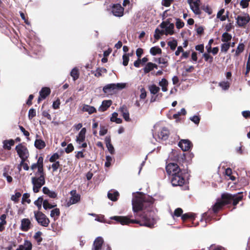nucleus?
<instances>
[{"mask_svg":"<svg viewBox=\"0 0 250 250\" xmlns=\"http://www.w3.org/2000/svg\"><path fill=\"white\" fill-rule=\"evenodd\" d=\"M132 208L134 212L143 210L140 214L141 220H131L125 216H115L111 217L122 225H128L130 223L139 224L140 226L152 228L156 222L155 217V211L152 208V202H146L144 196L138 194L134 197L132 200Z\"/></svg>","mask_w":250,"mask_h":250,"instance_id":"f257e3e1","label":"nucleus"},{"mask_svg":"<svg viewBox=\"0 0 250 250\" xmlns=\"http://www.w3.org/2000/svg\"><path fill=\"white\" fill-rule=\"evenodd\" d=\"M243 196L241 193L237 194H231L229 193H223L222 195L221 198L217 200L216 203L213 207V211L214 212H217L224 205L229 203L231 201H233V205L236 206L240 201L242 199Z\"/></svg>","mask_w":250,"mask_h":250,"instance_id":"f03ea898","label":"nucleus"},{"mask_svg":"<svg viewBox=\"0 0 250 250\" xmlns=\"http://www.w3.org/2000/svg\"><path fill=\"white\" fill-rule=\"evenodd\" d=\"M31 182L33 186V190L35 193H38L42 187L45 184V174L44 172L35 173V176L31 178Z\"/></svg>","mask_w":250,"mask_h":250,"instance_id":"7ed1b4c3","label":"nucleus"},{"mask_svg":"<svg viewBox=\"0 0 250 250\" xmlns=\"http://www.w3.org/2000/svg\"><path fill=\"white\" fill-rule=\"evenodd\" d=\"M154 129L155 131L153 133V137L157 140H166L169 136V131L165 127H160L159 124H156L154 126Z\"/></svg>","mask_w":250,"mask_h":250,"instance_id":"20e7f679","label":"nucleus"},{"mask_svg":"<svg viewBox=\"0 0 250 250\" xmlns=\"http://www.w3.org/2000/svg\"><path fill=\"white\" fill-rule=\"evenodd\" d=\"M125 87V83H110L105 85L103 90L105 93H112L117 90H122Z\"/></svg>","mask_w":250,"mask_h":250,"instance_id":"39448f33","label":"nucleus"},{"mask_svg":"<svg viewBox=\"0 0 250 250\" xmlns=\"http://www.w3.org/2000/svg\"><path fill=\"white\" fill-rule=\"evenodd\" d=\"M35 218L39 224L43 227H47L50 223L49 219L42 212L39 211H34Z\"/></svg>","mask_w":250,"mask_h":250,"instance_id":"423d86ee","label":"nucleus"},{"mask_svg":"<svg viewBox=\"0 0 250 250\" xmlns=\"http://www.w3.org/2000/svg\"><path fill=\"white\" fill-rule=\"evenodd\" d=\"M86 129L85 127L83 128L76 137V142L78 145V147L85 148L87 147V144L85 142V134Z\"/></svg>","mask_w":250,"mask_h":250,"instance_id":"0eeeda50","label":"nucleus"},{"mask_svg":"<svg viewBox=\"0 0 250 250\" xmlns=\"http://www.w3.org/2000/svg\"><path fill=\"white\" fill-rule=\"evenodd\" d=\"M166 171L169 178L175 175H178L179 173L183 171L179 167L178 165L175 163H169L166 167Z\"/></svg>","mask_w":250,"mask_h":250,"instance_id":"6e6552de","label":"nucleus"},{"mask_svg":"<svg viewBox=\"0 0 250 250\" xmlns=\"http://www.w3.org/2000/svg\"><path fill=\"white\" fill-rule=\"evenodd\" d=\"M171 183L173 186H182L185 183V179L183 171L170 178Z\"/></svg>","mask_w":250,"mask_h":250,"instance_id":"1a4fd4ad","label":"nucleus"},{"mask_svg":"<svg viewBox=\"0 0 250 250\" xmlns=\"http://www.w3.org/2000/svg\"><path fill=\"white\" fill-rule=\"evenodd\" d=\"M159 26L161 28L165 29L164 34L166 35L173 34L174 27L173 23H170L169 21H163Z\"/></svg>","mask_w":250,"mask_h":250,"instance_id":"9d476101","label":"nucleus"},{"mask_svg":"<svg viewBox=\"0 0 250 250\" xmlns=\"http://www.w3.org/2000/svg\"><path fill=\"white\" fill-rule=\"evenodd\" d=\"M188 2L190 5V9L195 14L198 15L201 14V11L200 9V0H188Z\"/></svg>","mask_w":250,"mask_h":250,"instance_id":"9b49d317","label":"nucleus"},{"mask_svg":"<svg viewBox=\"0 0 250 250\" xmlns=\"http://www.w3.org/2000/svg\"><path fill=\"white\" fill-rule=\"evenodd\" d=\"M18 154L21 159H27L29 156V153L27 148L22 145L19 144L15 148Z\"/></svg>","mask_w":250,"mask_h":250,"instance_id":"f8f14e48","label":"nucleus"},{"mask_svg":"<svg viewBox=\"0 0 250 250\" xmlns=\"http://www.w3.org/2000/svg\"><path fill=\"white\" fill-rule=\"evenodd\" d=\"M124 8L120 4H114L112 8V12L116 17H121L124 15Z\"/></svg>","mask_w":250,"mask_h":250,"instance_id":"ddd939ff","label":"nucleus"},{"mask_svg":"<svg viewBox=\"0 0 250 250\" xmlns=\"http://www.w3.org/2000/svg\"><path fill=\"white\" fill-rule=\"evenodd\" d=\"M43 159L42 157H40L36 163H34L31 167V169L34 170L38 168V171L35 173H39L43 172Z\"/></svg>","mask_w":250,"mask_h":250,"instance_id":"4468645a","label":"nucleus"},{"mask_svg":"<svg viewBox=\"0 0 250 250\" xmlns=\"http://www.w3.org/2000/svg\"><path fill=\"white\" fill-rule=\"evenodd\" d=\"M237 23L239 26L242 27L246 25L250 20L249 15H245L244 16H238L236 18Z\"/></svg>","mask_w":250,"mask_h":250,"instance_id":"2eb2a0df","label":"nucleus"},{"mask_svg":"<svg viewBox=\"0 0 250 250\" xmlns=\"http://www.w3.org/2000/svg\"><path fill=\"white\" fill-rule=\"evenodd\" d=\"M178 146L184 151H188L191 147V143L188 140H181L178 143Z\"/></svg>","mask_w":250,"mask_h":250,"instance_id":"dca6fc26","label":"nucleus"},{"mask_svg":"<svg viewBox=\"0 0 250 250\" xmlns=\"http://www.w3.org/2000/svg\"><path fill=\"white\" fill-rule=\"evenodd\" d=\"M104 239L102 237H98L94 241L92 250H102Z\"/></svg>","mask_w":250,"mask_h":250,"instance_id":"f3484780","label":"nucleus"},{"mask_svg":"<svg viewBox=\"0 0 250 250\" xmlns=\"http://www.w3.org/2000/svg\"><path fill=\"white\" fill-rule=\"evenodd\" d=\"M31 223L29 219L24 218L21 221V229L24 231H28L31 228Z\"/></svg>","mask_w":250,"mask_h":250,"instance_id":"a211bd4d","label":"nucleus"},{"mask_svg":"<svg viewBox=\"0 0 250 250\" xmlns=\"http://www.w3.org/2000/svg\"><path fill=\"white\" fill-rule=\"evenodd\" d=\"M119 196V193L114 189H111L108 192L107 197L112 201H117Z\"/></svg>","mask_w":250,"mask_h":250,"instance_id":"6ab92c4d","label":"nucleus"},{"mask_svg":"<svg viewBox=\"0 0 250 250\" xmlns=\"http://www.w3.org/2000/svg\"><path fill=\"white\" fill-rule=\"evenodd\" d=\"M71 197L70 199L71 204H74L77 203L80 199V195L77 193L76 190H72L70 192Z\"/></svg>","mask_w":250,"mask_h":250,"instance_id":"aec40b11","label":"nucleus"},{"mask_svg":"<svg viewBox=\"0 0 250 250\" xmlns=\"http://www.w3.org/2000/svg\"><path fill=\"white\" fill-rule=\"evenodd\" d=\"M112 102L111 100H104L102 102L101 105L99 107L100 111H104L111 105Z\"/></svg>","mask_w":250,"mask_h":250,"instance_id":"412c9836","label":"nucleus"},{"mask_svg":"<svg viewBox=\"0 0 250 250\" xmlns=\"http://www.w3.org/2000/svg\"><path fill=\"white\" fill-rule=\"evenodd\" d=\"M231 81H223L219 83V86L224 91L228 90L230 85Z\"/></svg>","mask_w":250,"mask_h":250,"instance_id":"4be33fe9","label":"nucleus"},{"mask_svg":"<svg viewBox=\"0 0 250 250\" xmlns=\"http://www.w3.org/2000/svg\"><path fill=\"white\" fill-rule=\"evenodd\" d=\"M42 192L44 194H47L49 197L55 198L57 197V194L55 191H51L47 187H43L42 188Z\"/></svg>","mask_w":250,"mask_h":250,"instance_id":"5701e85b","label":"nucleus"},{"mask_svg":"<svg viewBox=\"0 0 250 250\" xmlns=\"http://www.w3.org/2000/svg\"><path fill=\"white\" fill-rule=\"evenodd\" d=\"M83 111L87 112L89 114H91L93 113L96 112L97 110L94 106L84 104L83 107Z\"/></svg>","mask_w":250,"mask_h":250,"instance_id":"b1692460","label":"nucleus"},{"mask_svg":"<svg viewBox=\"0 0 250 250\" xmlns=\"http://www.w3.org/2000/svg\"><path fill=\"white\" fill-rule=\"evenodd\" d=\"M14 141L12 139H10L9 140H4L3 142V147L4 149L10 150L11 148V146L14 145Z\"/></svg>","mask_w":250,"mask_h":250,"instance_id":"393cba45","label":"nucleus"},{"mask_svg":"<svg viewBox=\"0 0 250 250\" xmlns=\"http://www.w3.org/2000/svg\"><path fill=\"white\" fill-rule=\"evenodd\" d=\"M50 93V89L48 87H43L40 92V95L42 99H45Z\"/></svg>","mask_w":250,"mask_h":250,"instance_id":"a878e982","label":"nucleus"},{"mask_svg":"<svg viewBox=\"0 0 250 250\" xmlns=\"http://www.w3.org/2000/svg\"><path fill=\"white\" fill-rule=\"evenodd\" d=\"M34 145L37 148L41 149L45 147V142L41 139H36L35 141Z\"/></svg>","mask_w":250,"mask_h":250,"instance_id":"bb28decb","label":"nucleus"},{"mask_svg":"<svg viewBox=\"0 0 250 250\" xmlns=\"http://www.w3.org/2000/svg\"><path fill=\"white\" fill-rule=\"evenodd\" d=\"M168 83L167 81L165 78L162 79V80L159 82V85L162 87V90L163 92H166L167 91V86L168 85Z\"/></svg>","mask_w":250,"mask_h":250,"instance_id":"cd10ccee","label":"nucleus"},{"mask_svg":"<svg viewBox=\"0 0 250 250\" xmlns=\"http://www.w3.org/2000/svg\"><path fill=\"white\" fill-rule=\"evenodd\" d=\"M70 75L73 78V81L77 80L79 77V69L77 67L73 68L70 72Z\"/></svg>","mask_w":250,"mask_h":250,"instance_id":"c85d7f7f","label":"nucleus"},{"mask_svg":"<svg viewBox=\"0 0 250 250\" xmlns=\"http://www.w3.org/2000/svg\"><path fill=\"white\" fill-rule=\"evenodd\" d=\"M6 215L3 214L0 217V231H2L4 229V225L6 224Z\"/></svg>","mask_w":250,"mask_h":250,"instance_id":"c756f323","label":"nucleus"},{"mask_svg":"<svg viewBox=\"0 0 250 250\" xmlns=\"http://www.w3.org/2000/svg\"><path fill=\"white\" fill-rule=\"evenodd\" d=\"M148 89L151 94L155 95L160 91L159 87L155 84H152L148 86Z\"/></svg>","mask_w":250,"mask_h":250,"instance_id":"7c9ffc66","label":"nucleus"},{"mask_svg":"<svg viewBox=\"0 0 250 250\" xmlns=\"http://www.w3.org/2000/svg\"><path fill=\"white\" fill-rule=\"evenodd\" d=\"M161 53V49L158 46L152 47L150 49V53L153 56H155L157 54H160Z\"/></svg>","mask_w":250,"mask_h":250,"instance_id":"2f4dec72","label":"nucleus"},{"mask_svg":"<svg viewBox=\"0 0 250 250\" xmlns=\"http://www.w3.org/2000/svg\"><path fill=\"white\" fill-rule=\"evenodd\" d=\"M231 35L226 32L222 34L221 41L223 42L228 43V42L231 40Z\"/></svg>","mask_w":250,"mask_h":250,"instance_id":"473e14b6","label":"nucleus"},{"mask_svg":"<svg viewBox=\"0 0 250 250\" xmlns=\"http://www.w3.org/2000/svg\"><path fill=\"white\" fill-rule=\"evenodd\" d=\"M120 111L125 120L126 121H129L130 119L129 112L124 107L121 108Z\"/></svg>","mask_w":250,"mask_h":250,"instance_id":"72a5a7b5","label":"nucleus"},{"mask_svg":"<svg viewBox=\"0 0 250 250\" xmlns=\"http://www.w3.org/2000/svg\"><path fill=\"white\" fill-rule=\"evenodd\" d=\"M118 113L114 112L112 114L110 120L112 122H116L117 124H121L122 123V119L118 118Z\"/></svg>","mask_w":250,"mask_h":250,"instance_id":"f704fd0d","label":"nucleus"},{"mask_svg":"<svg viewBox=\"0 0 250 250\" xmlns=\"http://www.w3.org/2000/svg\"><path fill=\"white\" fill-rule=\"evenodd\" d=\"M60 209L58 208H56L51 210L50 213V216L54 218L55 220L60 215Z\"/></svg>","mask_w":250,"mask_h":250,"instance_id":"c9c22d12","label":"nucleus"},{"mask_svg":"<svg viewBox=\"0 0 250 250\" xmlns=\"http://www.w3.org/2000/svg\"><path fill=\"white\" fill-rule=\"evenodd\" d=\"M153 69V63L150 62H148L143 69L145 74L148 73Z\"/></svg>","mask_w":250,"mask_h":250,"instance_id":"e433bc0d","label":"nucleus"},{"mask_svg":"<svg viewBox=\"0 0 250 250\" xmlns=\"http://www.w3.org/2000/svg\"><path fill=\"white\" fill-rule=\"evenodd\" d=\"M43 199L42 197H39L37 200L34 202V204L38 207L40 210L42 208V205L43 204Z\"/></svg>","mask_w":250,"mask_h":250,"instance_id":"4c0bfd02","label":"nucleus"},{"mask_svg":"<svg viewBox=\"0 0 250 250\" xmlns=\"http://www.w3.org/2000/svg\"><path fill=\"white\" fill-rule=\"evenodd\" d=\"M164 34V30H160L158 28H156L155 31V34L154 37L155 39L158 40L160 38V36Z\"/></svg>","mask_w":250,"mask_h":250,"instance_id":"58836bf2","label":"nucleus"},{"mask_svg":"<svg viewBox=\"0 0 250 250\" xmlns=\"http://www.w3.org/2000/svg\"><path fill=\"white\" fill-rule=\"evenodd\" d=\"M203 56L206 62H208L209 63H211L213 62V58L210 56L208 53H205L203 54Z\"/></svg>","mask_w":250,"mask_h":250,"instance_id":"ea45409f","label":"nucleus"},{"mask_svg":"<svg viewBox=\"0 0 250 250\" xmlns=\"http://www.w3.org/2000/svg\"><path fill=\"white\" fill-rule=\"evenodd\" d=\"M56 206V205H52L50 204L47 200H45L43 202V207L45 209H51Z\"/></svg>","mask_w":250,"mask_h":250,"instance_id":"a19ab883","label":"nucleus"},{"mask_svg":"<svg viewBox=\"0 0 250 250\" xmlns=\"http://www.w3.org/2000/svg\"><path fill=\"white\" fill-rule=\"evenodd\" d=\"M230 46V43H224L221 46V51L225 53L227 52Z\"/></svg>","mask_w":250,"mask_h":250,"instance_id":"79ce46f5","label":"nucleus"},{"mask_svg":"<svg viewBox=\"0 0 250 250\" xmlns=\"http://www.w3.org/2000/svg\"><path fill=\"white\" fill-rule=\"evenodd\" d=\"M21 194L19 192H16L14 195H12L11 197V200L13 201L15 203H17L19 201L20 197Z\"/></svg>","mask_w":250,"mask_h":250,"instance_id":"37998d69","label":"nucleus"},{"mask_svg":"<svg viewBox=\"0 0 250 250\" xmlns=\"http://www.w3.org/2000/svg\"><path fill=\"white\" fill-rule=\"evenodd\" d=\"M244 49V45L243 43H240L238 45L235 51V55L238 56L242 52Z\"/></svg>","mask_w":250,"mask_h":250,"instance_id":"c03bdc74","label":"nucleus"},{"mask_svg":"<svg viewBox=\"0 0 250 250\" xmlns=\"http://www.w3.org/2000/svg\"><path fill=\"white\" fill-rule=\"evenodd\" d=\"M23 246L24 247L23 250H31L32 248L31 243L28 240H25L24 241V245H23Z\"/></svg>","mask_w":250,"mask_h":250,"instance_id":"a18cd8bd","label":"nucleus"},{"mask_svg":"<svg viewBox=\"0 0 250 250\" xmlns=\"http://www.w3.org/2000/svg\"><path fill=\"white\" fill-rule=\"evenodd\" d=\"M155 61L158 62L159 64L166 65L167 63L168 60L167 57H165L160 58L157 59H156Z\"/></svg>","mask_w":250,"mask_h":250,"instance_id":"49530a36","label":"nucleus"},{"mask_svg":"<svg viewBox=\"0 0 250 250\" xmlns=\"http://www.w3.org/2000/svg\"><path fill=\"white\" fill-rule=\"evenodd\" d=\"M168 45L171 50H174L176 49V47L177 45V41L176 40L170 41L168 42Z\"/></svg>","mask_w":250,"mask_h":250,"instance_id":"de8ad7c7","label":"nucleus"},{"mask_svg":"<svg viewBox=\"0 0 250 250\" xmlns=\"http://www.w3.org/2000/svg\"><path fill=\"white\" fill-rule=\"evenodd\" d=\"M30 197V194L27 193H24L22 196V202H26L28 204H30L31 203L30 199H29Z\"/></svg>","mask_w":250,"mask_h":250,"instance_id":"09e8293b","label":"nucleus"},{"mask_svg":"<svg viewBox=\"0 0 250 250\" xmlns=\"http://www.w3.org/2000/svg\"><path fill=\"white\" fill-rule=\"evenodd\" d=\"M123 64L124 66H126L128 64L129 61V55L125 54L123 56Z\"/></svg>","mask_w":250,"mask_h":250,"instance_id":"8fccbe9b","label":"nucleus"},{"mask_svg":"<svg viewBox=\"0 0 250 250\" xmlns=\"http://www.w3.org/2000/svg\"><path fill=\"white\" fill-rule=\"evenodd\" d=\"M189 119L196 125H198L200 120V117L196 115L190 117Z\"/></svg>","mask_w":250,"mask_h":250,"instance_id":"3c124183","label":"nucleus"},{"mask_svg":"<svg viewBox=\"0 0 250 250\" xmlns=\"http://www.w3.org/2000/svg\"><path fill=\"white\" fill-rule=\"evenodd\" d=\"M201 8L208 15H210L212 13V9L208 5H203L202 6Z\"/></svg>","mask_w":250,"mask_h":250,"instance_id":"603ef678","label":"nucleus"},{"mask_svg":"<svg viewBox=\"0 0 250 250\" xmlns=\"http://www.w3.org/2000/svg\"><path fill=\"white\" fill-rule=\"evenodd\" d=\"M3 176L6 178L7 181L9 183L12 182L13 178L11 176L8 175L6 170V168H4V171L3 173Z\"/></svg>","mask_w":250,"mask_h":250,"instance_id":"864d4df0","label":"nucleus"},{"mask_svg":"<svg viewBox=\"0 0 250 250\" xmlns=\"http://www.w3.org/2000/svg\"><path fill=\"white\" fill-rule=\"evenodd\" d=\"M36 115V110L33 108L29 109L28 112V118L30 120L32 119Z\"/></svg>","mask_w":250,"mask_h":250,"instance_id":"5fc2aeb1","label":"nucleus"},{"mask_svg":"<svg viewBox=\"0 0 250 250\" xmlns=\"http://www.w3.org/2000/svg\"><path fill=\"white\" fill-rule=\"evenodd\" d=\"M250 0H241L240 3V6L243 8H246L248 7Z\"/></svg>","mask_w":250,"mask_h":250,"instance_id":"6e6d98bb","label":"nucleus"},{"mask_svg":"<svg viewBox=\"0 0 250 250\" xmlns=\"http://www.w3.org/2000/svg\"><path fill=\"white\" fill-rule=\"evenodd\" d=\"M183 213V210L181 208H176L173 214H172V216H175L177 217H179L181 215L182 213Z\"/></svg>","mask_w":250,"mask_h":250,"instance_id":"4d7b16f0","label":"nucleus"},{"mask_svg":"<svg viewBox=\"0 0 250 250\" xmlns=\"http://www.w3.org/2000/svg\"><path fill=\"white\" fill-rule=\"evenodd\" d=\"M141 94L140 95V99H145L146 97V92L144 87L140 89Z\"/></svg>","mask_w":250,"mask_h":250,"instance_id":"13d9d810","label":"nucleus"},{"mask_svg":"<svg viewBox=\"0 0 250 250\" xmlns=\"http://www.w3.org/2000/svg\"><path fill=\"white\" fill-rule=\"evenodd\" d=\"M112 161V158L110 156H106V161L105 162L104 166L105 167H109L111 165V162Z\"/></svg>","mask_w":250,"mask_h":250,"instance_id":"bf43d9fd","label":"nucleus"},{"mask_svg":"<svg viewBox=\"0 0 250 250\" xmlns=\"http://www.w3.org/2000/svg\"><path fill=\"white\" fill-rule=\"evenodd\" d=\"M213 42V40L212 39H210L208 41V44L206 46V49L208 53H210L211 52V44Z\"/></svg>","mask_w":250,"mask_h":250,"instance_id":"052dcab7","label":"nucleus"},{"mask_svg":"<svg viewBox=\"0 0 250 250\" xmlns=\"http://www.w3.org/2000/svg\"><path fill=\"white\" fill-rule=\"evenodd\" d=\"M59 155L57 153L54 154L49 159V161L50 162H57L56 160L59 159Z\"/></svg>","mask_w":250,"mask_h":250,"instance_id":"680f3d73","label":"nucleus"},{"mask_svg":"<svg viewBox=\"0 0 250 250\" xmlns=\"http://www.w3.org/2000/svg\"><path fill=\"white\" fill-rule=\"evenodd\" d=\"M250 71V53L249 54L248 60L247 62V70L245 72V75H247Z\"/></svg>","mask_w":250,"mask_h":250,"instance_id":"e2e57ef3","label":"nucleus"},{"mask_svg":"<svg viewBox=\"0 0 250 250\" xmlns=\"http://www.w3.org/2000/svg\"><path fill=\"white\" fill-rule=\"evenodd\" d=\"M74 149L73 146L72 144H69L68 145L67 147L65 148V152L67 153H69L72 151Z\"/></svg>","mask_w":250,"mask_h":250,"instance_id":"0e129e2a","label":"nucleus"},{"mask_svg":"<svg viewBox=\"0 0 250 250\" xmlns=\"http://www.w3.org/2000/svg\"><path fill=\"white\" fill-rule=\"evenodd\" d=\"M60 105V100L57 99L56 101H54L53 103V108L55 109H58L59 108Z\"/></svg>","mask_w":250,"mask_h":250,"instance_id":"69168bd1","label":"nucleus"},{"mask_svg":"<svg viewBox=\"0 0 250 250\" xmlns=\"http://www.w3.org/2000/svg\"><path fill=\"white\" fill-rule=\"evenodd\" d=\"M176 27L178 29L182 28L184 26V23L178 19L176 23Z\"/></svg>","mask_w":250,"mask_h":250,"instance_id":"338daca9","label":"nucleus"},{"mask_svg":"<svg viewBox=\"0 0 250 250\" xmlns=\"http://www.w3.org/2000/svg\"><path fill=\"white\" fill-rule=\"evenodd\" d=\"M196 50L199 51L201 53H203L204 51V46L203 44H199L195 46Z\"/></svg>","mask_w":250,"mask_h":250,"instance_id":"774afa93","label":"nucleus"}]
</instances>
